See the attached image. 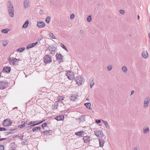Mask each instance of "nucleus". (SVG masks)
Listing matches in <instances>:
<instances>
[{"label": "nucleus", "instance_id": "37998d69", "mask_svg": "<svg viewBox=\"0 0 150 150\" xmlns=\"http://www.w3.org/2000/svg\"><path fill=\"white\" fill-rule=\"evenodd\" d=\"M47 124L46 123H43V124H42V125H41V127H46L47 126Z\"/></svg>", "mask_w": 150, "mask_h": 150}, {"label": "nucleus", "instance_id": "f704fd0d", "mask_svg": "<svg viewBox=\"0 0 150 150\" xmlns=\"http://www.w3.org/2000/svg\"><path fill=\"white\" fill-rule=\"evenodd\" d=\"M8 41L7 40L4 41L3 42V45L4 46H6L8 44Z\"/></svg>", "mask_w": 150, "mask_h": 150}, {"label": "nucleus", "instance_id": "423d86ee", "mask_svg": "<svg viewBox=\"0 0 150 150\" xmlns=\"http://www.w3.org/2000/svg\"><path fill=\"white\" fill-rule=\"evenodd\" d=\"M8 84V83L7 81H0V89H4L7 87Z\"/></svg>", "mask_w": 150, "mask_h": 150}, {"label": "nucleus", "instance_id": "f257e3e1", "mask_svg": "<svg viewBox=\"0 0 150 150\" xmlns=\"http://www.w3.org/2000/svg\"><path fill=\"white\" fill-rule=\"evenodd\" d=\"M8 12L9 16L13 17L14 16V8L13 5L9 1H8L7 4Z\"/></svg>", "mask_w": 150, "mask_h": 150}, {"label": "nucleus", "instance_id": "e2e57ef3", "mask_svg": "<svg viewBox=\"0 0 150 150\" xmlns=\"http://www.w3.org/2000/svg\"><path fill=\"white\" fill-rule=\"evenodd\" d=\"M16 108H17V107H15L14 108L16 109Z\"/></svg>", "mask_w": 150, "mask_h": 150}, {"label": "nucleus", "instance_id": "e433bc0d", "mask_svg": "<svg viewBox=\"0 0 150 150\" xmlns=\"http://www.w3.org/2000/svg\"><path fill=\"white\" fill-rule=\"evenodd\" d=\"M58 98L59 100V101H62L63 100V98L62 96H59Z\"/></svg>", "mask_w": 150, "mask_h": 150}, {"label": "nucleus", "instance_id": "20e7f679", "mask_svg": "<svg viewBox=\"0 0 150 150\" xmlns=\"http://www.w3.org/2000/svg\"><path fill=\"white\" fill-rule=\"evenodd\" d=\"M94 132L95 135L98 138H102L103 136V134L101 130H96Z\"/></svg>", "mask_w": 150, "mask_h": 150}, {"label": "nucleus", "instance_id": "2f4dec72", "mask_svg": "<svg viewBox=\"0 0 150 150\" xmlns=\"http://www.w3.org/2000/svg\"><path fill=\"white\" fill-rule=\"evenodd\" d=\"M9 30L7 29H3L1 30V32L4 33H8Z\"/></svg>", "mask_w": 150, "mask_h": 150}, {"label": "nucleus", "instance_id": "c85d7f7f", "mask_svg": "<svg viewBox=\"0 0 150 150\" xmlns=\"http://www.w3.org/2000/svg\"><path fill=\"white\" fill-rule=\"evenodd\" d=\"M70 100L73 101L76 99V97L75 96H72L70 97Z\"/></svg>", "mask_w": 150, "mask_h": 150}, {"label": "nucleus", "instance_id": "bf43d9fd", "mask_svg": "<svg viewBox=\"0 0 150 150\" xmlns=\"http://www.w3.org/2000/svg\"><path fill=\"white\" fill-rule=\"evenodd\" d=\"M86 100H88V101H89V99L88 98H86Z\"/></svg>", "mask_w": 150, "mask_h": 150}, {"label": "nucleus", "instance_id": "f8f14e48", "mask_svg": "<svg viewBox=\"0 0 150 150\" xmlns=\"http://www.w3.org/2000/svg\"><path fill=\"white\" fill-rule=\"evenodd\" d=\"M24 7L26 8L30 6V0H24L23 2Z\"/></svg>", "mask_w": 150, "mask_h": 150}, {"label": "nucleus", "instance_id": "f3484780", "mask_svg": "<svg viewBox=\"0 0 150 150\" xmlns=\"http://www.w3.org/2000/svg\"><path fill=\"white\" fill-rule=\"evenodd\" d=\"M142 56L144 58H147L148 57V54L146 51H144L142 53Z\"/></svg>", "mask_w": 150, "mask_h": 150}, {"label": "nucleus", "instance_id": "5701e85b", "mask_svg": "<svg viewBox=\"0 0 150 150\" xmlns=\"http://www.w3.org/2000/svg\"><path fill=\"white\" fill-rule=\"evenodd\" d=\"M84 105L89 110H91V104L90 103H88L84 104Z\"/></svg>", "mask_w": 150, "mask_h": 150}, {"label": "nucleus", "instance_id": "a211bd4d", "mask_svg": "<svg viewBox=\"0 0 150 150\" xmlns=\"http://www.w3.org/2000/svg\"><path fill=\"white\" fill-rule=\"evenodd\" d=\"M93 78V77H91L90 79V84L91 88L94 85V82Z\"/></svg>", "mask_w": 150, "mask_h": 150}, {"label": "nucleus", "instance_id": "6e6552de", "mask_svg": "<svg viewBox=\"0 0 150 150\" xmlns=\"http://www.w3.org/2000/svg\"><path fill=\"white\" fill-rule=\"evenodd\" d=\"M2 124L5 127L11 125L12 122L10 120L6 119L4 120Z\"/></svg>", "mask_w": 150, "mask_h": 150}, {"label": "nucleus", "instance_id": "a19ab883", "mask_svg": "<svg viewBox=\"0 0 150 150\" xmlns=\"http://www.w3.org/2000/svg\"><path fill=\"white\" fill-rule=\"evenodd\" d=\"M6 129L4 127H0V131H6Z\"/></svg>", "mask_w": 150, "mask_h": 150}, {"label": "nucleus", "instance_id": "13d9d810", "mask_svg": "<svg viewBox=\"0 0 150 150\" xmlns=\"http://www.w3.org/2000/svg\"><path fill=\"white\" fill-rule=\"evenodd\" d=\"M137 19H139V15L137 16Z\"/></svg>", "mask_w": 150, "mask_h": 150}, {"label": "nucleus", "instance_id": "f03ea898", "mask_svg": "<svg viewBox=\"0 0 150 150\" xmlns=\"http://www.w3.org/2000/svg\"><path fill=\"white\" fill-rule=\"evenodd\" d=\"M76 84L79 86H80L84 82V79L81 76H79L76 77L75 79Z\"/></svg>", "mask_w": 150, "mask_h": 150}, {"label": "nucleus", "instance_id": "4d7b16f0", "mask_svg": "<svg viewBox=\"0 0 150 150\" xmlns=\"http://www.w3.org/2000/svg\"><path fill=\"white\" fill-rule=\"evenodd\" d=\"M23 135L22 136L20 137H19V138H20V139H22L23 138Z\"/></svg>", "mask_w": 150, "mask_h": 150}, {"label": "nucleus", "instance_id": "603ef678", "mask_svg": "<svg viewBox=\"0 0 150 150\" xmlns=\"http://www.w3.org/2000/svg\"><path fill=\"white\" fill-rule=\"evenodd\" d=\"M45 120H43L41 121L40 122V124L44 122L45 121Z\"/></svg>", "mask_w": 150, "mask_h": 150}, {"label": "nucleus", "instance_id": "680f3d73", "mask_svg": "<svg viewBox=\"0 0 150 150\" xmlns=\"http://www.w3.org/2000/svg\"><path fill=\"white\" fill-rule=\"evenodd\" d=\"M16 108H17V107H15L14 108L16 109Z\"/></svg>", "mask_w": 150, "mask_h": 150}, {"label": "nucleus", "instance_id": "49530a36", "mask_svg": "<svg viewBox=\"0 0 150 150\" xmlns=\"http://www.w3.org/2000/svg\"><path fill=\"white\" fill-rule=\"evenodd\" d=\"M35 122H29L28 124V125H31L32 124L34 123Z\"/></svg>", "mask_w": 150, "mask_h": 150}, {"label": "nucleus", "instance_id": "412c9836", "mask_svg": "<svg viewBox=\"0 0 150 150\" xmlns=\"http://www.w3.org/2000/svg\"><path fill=\"white\" fill-rule=\"evenodd\" d=\"M29 24V21L28 20H26L24 24L23 25L22 27L24 28H26Z\"/></svg>", "mask_w": 150, "mask_h": 150}, {"label": "nucleus", "instance_id": "7c9ffc66", "mask_svg": "<svg viewBox=\"0 0 150 150\" xmlns=\"http://www.w3.org/2000/svg\"><path fill=\"white\" fill-rule=\"evenodd\" d=\"M122 70L124 73H125L127 71V67L125 66H123L122 67Z\"/></svg>", "mask_w": 150, "mask_h": 150}, {"label": "nucleus", "instance_id": "5fc2aeb1", "mask_svg": "<svg viewBox=\"0 0 150 150\" xmlns=\"http://www.w3.org/2000/svg\"><path fill=\"white\" fill-rule=\"evenodd\" d=\"M33 124H32V125H31L30 126V127H33L34 126H35V125L33 123Z\"/></svg>", "mask_w": 150, "mask_h": 150}, {"label": "nucleus", "instance_id": "a18cd8bd", "mask_svg": "<svg viewBox=\"0 0 150 150\" xmlns=\"http://www.w3.org/2000/svg\"><path fill=\"white\" fill-rule=\"evenodd\" d=\"M96 122L98 124L100 123L101 122V121L100 120H96Z\"/></svg>", "mask_w": 150, "mask_h": 150}, {"label": "nucleus", "instance_id": "9d476101", "mask_svg": "<svg viewBox=\"0 0 150 150\" xmlns=\"http://www.w3.org/2000/svg\"><path fill=\"white\" fill-rule=\"evenodd\" d=\"M57 58V60L60 62H62L63 61V56L60 54L57 53L56 55Z\"/></svg>", "mask_w": 150, "mask_h": 150}, {"label": "nucleus", "instance_id": "ea45409f", "mask_svg": "<svg viewBox=\"0 0 150 150\" xmlns=\"http://www.w3.org/2000/svg\"><path fill=\"white\" fill-rule=\"evenodd\" d=\"M75 17V15L74 14H72L70 16V18L71 19H74V18Z\"/></svg>", "mask_w": 150, "mask_h": 150}, {"label": "nucleus", "instance_id": "72a5a7b5", "mask_svg": "<svg viewBox=\"0 0 150 150\" xmlns=\"http://www.w3.org/2000/svg\"><path fill=\"white\" fill-rule=\"evenodd\" d=\"M24 50L25 48L24 47H20L17 50V51L19 52H21L24 51Z\"/></svg>", "mask_w": 150, "mask_h": 150}, {"label": "nucleus", "instance_id": "393cba45", "mask_svg": "<svg viewBox=\"0 0 150 150\" xmlns=\"http://www.w3.org/2000/svg\"><path fill=\"white\" fill-rule=\"evenodd\" d=\"M149 128L147 127H145L143 129V133L144 134H146L147 133L149 132Z\"/></svg>", "mask_w": 150, "mask_h": 150}, {"label": "nucleus", "instance_id": "473e14b6", "mask_svg": "<svg viewBox=\"0 0 150 150\" xmlns=\"http://www.w3.org/2000/svg\"><path fill=\"white\" fill-rule=\"evenodd\" d=\"M60 46L61 47H62V48H63L64 50H65L67 51V52L68 51V50L67 49L66 47H65V45L61 43V44Z\"/></svg>", "mask_w": 150, "mask_h": 150}, {"label": "nucleus", "instance_id": "3c124183", "mask_svg": "<svg viewBox=\"0 0 150 150\" xmlns=\"http://www.w3.org/2000/svg\"><path fill=\"white\" fill-rule=\"evenodd\" d=\"M134 150H139V149L138 147L135 148Z\"/></svg>", "mask_w": 150, "mask_h": 150}, {"label": "nucleus", "instance_id": "39448f33", "mask_svg": "<svg viewBox=\"0 0 150 150\" xmlns=\"http://www.w3.org/2000/svg\"><path fill=\"white\" fill-rule=\"evenodd\" d=\"M66 75L69 79L72 80L74 78V75L73 72L68 71L66 74Z\"/></svg>", "mask_w": 150, "mask_h": 150}, {"label": "nucleus", "instance_id": "cd10ccee", "mask_svg": "<svg viewBox=\"0 0 150 150\" xmlns=\"http://www.w3.org/2000/svg\"><path fill=\"white\" fill-rule=\"evenodd\" d=\"M51 19V17L50 16H48L46 18L45 21L46 23H49Z\"/></svg>", "mask_w": 150, "mask_h": 150}, {"label": "nucleus", "instance_id": "dca6fc26", "mask_svg": "<svg viewBox=\"0 0 150 150\" xmlns=\"http://www.w3.org/2000/svg\"><path fill=\"white\" fill-rule=\"evenodd\" d=\"M42 134L44 135H47L48 134L51 135L52 134V131L51 130H47L43 132Z\"/></svg>", "mask_w": 150, "mask_h": 150}, {"label": "nucleus", "instance_id": "bb28decb", "mask_svg": "<svg viewBox=\"0 0 150 150\" xmlns=\"http://www.w3.org/2000/svg\"><path fill=\"white\" fill-rule=\"evenodd\" d=\"M41 129L40 127H35L32 129V131L33 132L35 131H40Z\"/></svg>", "mask_w": 150, "mask_h": 150}, {"label": "nucleus", "instance_id": "4be33fe9", "mask_svg": "<svg viewBox=\"0 0 150 150\" xmlns=\"http://www.w3.org/2000/svg\"><path fill=\"white\" fill-rule=\"evenodd\" d=\"M83 131H80V132H76L75 134L78 136L82 137L83 135Z\"/></svg>", "mask_w": 150, "mask_h": 150}, {"label": "nucleus", "instance_id": "aec40b11", "mask_svg": "<svg viewBox=\"0 0 150 150\" xmlns=\"http://www.w3.org/2000/svg\"><path fill=\"white\" fill-rule=\"evenodd\" d=\"M100 146L103 147V146L104 142L103 140L102 139H98Z\"/></svg>", "mask_w": 150, "mask_h": 150}, {"label": "nucleus", "instance_id": "b1692460", "mask_svg": "<svg viewBox=\"0 0 150 150\" xmlns=\"http://www.w3.org/2000/svg\"><path fill=\"white\" fill-rule=\"evenodd\" d=\"M102 122L104 123L106 127L108 129L110 128V126L109 125L107 122L105 120H102Z\"/></svg>", "mask_w": 150, "mask_h": 150}, {"label": "nucleus", "instance_id": "9b49d317", "mask_svg": "<svg viewBox=\"0 0 150 150\" xmlns=\"http://www.w3.org/2000/svg\"><path fill=\"white\" fill-rule=\"evenodd\" d=\"M37 26L38 28H41L45 27V25L43 22L38 21Z\"/></svg>", "mask_w": 150, "mask_h": 150}, {"label": "nucleus", "instance_id": "864d4df0", "mask_svg": "<svg viewBox=\"0 0 150 150\" xmlns=\"http://www.w3.org/2000/svg\"><path fill=\"white\" fill-rule=\"evenodd\" d=\"M134 92V91H132L131 93V95L133 94Z\"/></svg>", "mask_w": 150, "mask_h": 150}, {"label": "nucleus", "instance_id": "052dcab7", "mask_svg": "<svg viewBox=\"0 0 150 150\" xmlns=\"http://www.w3.org/2000/svg\"><path fill=\"white\" fill-rule=\"evenodd\" d=\"M149 50H150V45L149 46Z\"/></svg>", "mask_w": 150, "mask_h": 150}, {"label": "nucleus", "instance_id": "c03bdc74", "mask_svg": "<svg viewBox=\"0 0 150 150\" xmlns=\"http://www.w3.org/2000/svg\"><path fill=\"white\" fill-rule=\"evenodd\" d=\"M25 126V125L24 124L19 125L18 126V127L20 128H21Z\"/></svg>", "mask_w": 150, "mask_h": 150}, {"label": "nucleus", "instance_id": "6e6d98bb", "mask_svg": "<svg viewBox=\"0 0 150 150\" xmlns=\"http://www.w3.org/2000/svg\"><path fill=\"white\" fill-rule=\"evenodd\" d=\"M80 33L81 34H82L83 33V31L82 30H80Z\"/></svg>", "mask_w": 150, "mask_h": 150}, {"label": "nucleus", "instance_id": "58836bf2", "mask_svg": "<svg viewBox=\"0 0 150 150\" xmlns=\"http://www.w3.org/2000/svg\"><path fill=\"white\" fill-rule=\"evenodd\" d=\"M112 67L111 65L107 67V69H108V70L109 71H110L112 69Z\"/></svg>", "mask_w": 150, "mask_h": 150}, {"label": "nucleus", "instance_id": "1a4fd4ad", "mask_svg": "<svg viewBox=\"0 0 150 150\" xmlns=\"http://www.w3.org/2000/svg\"><path fill=\"white\" fill-rule=\"evenodd\" d=\"M149 101L150 98L149 97H147L145 98L144 104V108H146L148 107Z\"/></svg>", "mask_w": 150, "mask_h": 150}, {"label": "nucleus", "instance_id": "ddd939ff", "mask_svg": "<svg viewBox=\"0 0 150 150\" xmlns=\"http://www.w3.org/2000/svg\"><path fill=\"white\" fill-rule=\"evenodd\" d=\"M64 115H58L55 117V119L57 121L63 120H64Z\"/></svg>", "mask_w": 150, "mask_h": 150}, {"label": "nucleus", "instance_id": "c756f323", "mask_svg": "<svg viewBox=\"0 0 150 150\" xmlns=\"http://www.w3.org/2000/svg\"><path fill=\"white\" fill-rule=\"evenodd\" d=\"M49 37L52 39H55V36L53 35V33H49Z\"/></svg>", "mask_w": 150, "mask_h": 150}, {"label": "nucleus", "instance_id": "a878e982", "mask_svg": "<svg viewBox=\"0 0 150 150\" xmlns=\"http://www.w3.org/2000/svg\"><path fill=\"white\" fill-rule=\"evenodd\" d=\"M85 116L84 115H82L79 118V119L80 121L83 122L85 120Z\"/></svg>", "mask_w": 150, "mask_h": 150}, {"label": "nucleus", "instance_id": "2eb2a0df", "mask_svg": "<svg viewBox=\"0 0 150 150\" xmlns=\"http://www.w3.org/2000/svg\"><path fill=\"white\" fill-rule=\"evenodd\" d=\"M83 139L85 143H87L90 141V137L89 136H84L83 137Z\"/></svg>", "mask_w": 150, "mask_h": 150}, {"label": "nucleus", "instance_id": "4c0bfd02", "mask_svg": "<svg viewBox=\"0 0 150 150\" xmlns=\"http://www.w3.org/2000/svg\"><path fill=\"white\" fill-rule=\"evenodd\" d=\"M120 12L122 15H124L125 14V12L124 10L122 9L120 10Z\"/></svg>", "mask_w": 150, "mask_h": 150}, {"label": "nucleus", "instance_id": "7ed1b4c3", "mask_svg": "<svg viewBox=\"0 0 150 150\" xmlns=\"http://www.w3.org/2000/svg\"><path fill=\"white\" fill-rule=\"evenodd\" d=\"M8 60L9 61L10 64L11 65H14L17 62L18 63V61H19V59H16V58H14L13 57H9L8 59Z\"/></svg>", "mask_w": 150, "mask_h": 150}, {"label": "nucleus", "instance_id": "0eeeda50", "mask_svg": "<svg viewBox=\"0 0 150 150\" xmlns=\"http://www.w3.org/2000/svg\"><path fill=\"white\" fill-rule=\"evenodd\" d=\"M44 62L45 64L50 63L52 62L51 57L48 55H46L44 57Z\"/></svg>", "mask_w": 150, "mask_h": 150}, {"label": "nucleus", "instance_id": "8fccbe9b", "mask_svg": "<svg viewBox=\"0 0 150 150\" xmlns=\"http://www.w3.org/2000/svg\"><path fill=\"white\" fill-rule=\"evenodd\" d=\"M40 124V122H38V123L34 124L35 125V126L36 125H39Z\"/></svg>", "mask_w": 150, "mask_h": 150}, {"label": "nucleus", "instance_id": "c9c22d12", "mask_svg": "<svg viewBox=\"0 0 150 150\" xmlns=\"http://www.w3.org/2000/svg\"><path fill=\"white\" fill-rule=\"evenodd\" d=\"M87 20L88 22H90L91 21V16H89L87 18Z\"/></svg>", "mask_w": 150, "mask_h": 150}, {"label": "nucleus", "instance_id": "6ab92c4d", "mask_svg": "<svg viewBox=\"0 0 150 150\" xmlns=\"http://www.w3.org/2000/svg\"><path fill=\"white\" fill-rule=\"evenodd\" d=\"M3 71L4 72L9 73L10 71L11 68L10 67H4Z\"/></svg>", "mask_w": 150, "mask_h": 150}, {"label": "nucleus", "instance_id": "4468645a", "mask_svg": "<svg viewBox=\"0 0 150 150\" xmlns=\"http://www.w3.org/2000/svg\"><path fill=\"white\" fill-rule=\"evenodd\" d=\"M38 42H37L35 43H33L32 44H29L27 46L26 48L27 49L31 48L36 46V45L38 44Z\"/></svg>", "mask_w": 150, "mask_h": 150}, {"label": "nucleus", "instance_id": "09e8293b", "mask_svg": "<svg viewBox=\"0 0 150 150\" xmlns=\"http://www.w3.org/2000/svg\"><path fill=\"white\" fill-rule=\"evenodd\" d=\"M40 124V122H38V123L34 124L35 125V126L36 125H39Z\"/></svg>", "mask_w": 150, "mask_h": 150}, {"label": "nucleus", "instance_id": "de8ad7c7", "mask_svg": "<svg viewBox=\"0 0 150 150\" xmlns=\"http://www.w3.org/2000/svg\"><path fill=\"white\" fill-rule=\"evenodd\" d=\"M6 138H0L1 141L5 140H6Z\"/></svg>", "mask_w": 150, "mask_h": 150}, {"label": "nucleus", "instance_id": "79ce46f5", "mask_svg": "<svg viewBox=\"0 0 150 150\" xmlns=\"http://www.w3.org/2000/svg\"><path fill=\"white\" fill-rule=\"evenodd\" d=\"M0 150H4V148L3 145H0Z\"/></svg>", "mask_w": 150, "mask_h": 150}]
</instances>
